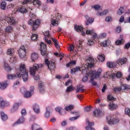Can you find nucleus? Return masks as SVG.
Instances as JSON below:
<instances>
[{
	"instance_id": "79ce46f5",
	"label": "nucleus",
	"mask_w": 130,
	"mask_h": 130,
	"mask_svg": "<svg viewBox=\"0 0 130 130\" xmlns=\"http://www.w3.org/2000/svg\"><path fill=\"white\" fill-rule=\"evenodd\" d=\"M109 77L112 81H115V79H116V73H111L109 75Z\"/></svg>"
},
{
	"instance_id": "473e14b6",
	"label": "nucleus",
	"mask_w": 130,
	"mask_h": 130,
	"mask_svg": "<svg viewBox=\"0 0 130 130\" xmlns=\"http://www.w3.org/2000/svg\"><path fill=\"white\" fill-rule=\"evenodd\" d=\"M49 110H50V107H48L46 108V111L45 113V117L46 118H48L50 115V113L49 112Z\"/></svg>"
},
{
	"instance_id": "dca6fc26",
	"label": "nucleus",
	"mask_w": 130,
	"mask_h": 130,
	"mask_svg": "<svg viewBox=\"0 0 130 130\" xmlns=\"http://www.w3.org/2000/svg\"><path fill=\"white\" fill-rule=\"evenodd\" d=\"M85 18L86 20L85 21V25L87 26H88V25H91V24H92V23L94 22V18H91L88 17V15H86Z\"/></svg>"
},
{
	"instance_id": "7c9ffc66",
	"label": "nucleus",
	"mask_w": 130,
	"mask_h": 130,
	"mask_svg": "<svg viewBox=\"0 0 130 130\" xmlns=\"http://www.w3.org/2000/svg\"><path fill=\"white\" fill-rule=\"evenodd\" d=\"M31 58L32 61L36 60V59H38V54L36 53H32L31 55Z\"/></svg>"
},
{
	"instance_id": "4c0bfd02",
	"label": "nucleus",
	"mask_w": 130,
	"mask_h": 130,
	"mask_svg": "<svg viewBox=\"0 0 130 130\" xmlns=\"http://www.w3.org/2000/svg\"><path fill=\"white\" fill-rule=\"evenodd\" d=\"M108 13V10H105L102 12H98L96 13V16H104V15H106Z\"/></svg>"
},
{
	"instance_id": "f704fd0d",
	"label": "nucleus",
	"mask_w": 130,
	"mask_h": 130,
	"mask_svg": "<svg viewBox=\"0 0 130 130\" xmlns=\"http://www.w3.org/2000/svg\"><path fill=\"white\" fill-rule=\"evenodd\" d=\"M18 12H20V13H22L23 14L25 13H27V9H26V7L22 6L21 8H19L18 9Z\"/></svg>"
},
{
	"instance_id": "052dcab7",
	"label": "nucleus",
	"mask_w": 130,
	"mask_h": 130,
	"mask_svg": "<svg viewBox=\"0 0 130 130\" xmlns=\"http://www.w3.org/2000/svg\"><path fill=\"white\" fill-rule=\"evenodd\" d=\"M93 33H94L93 30H87L86 31V34H87V35H89V34H90V35H92V34H93Z\"/></svg>"
},
{
	"instance_id": "0eeeda50",
	"label": "nucleus",
	"mask_w": 130,
	"mask_h": 130,
	"mask_svg": "<svg viewBox=\"0 0 130 130\" xmlns=\"http://www.w3.org/2000/svg\"><path fill=\"white\" fill-rule=\"evenodd\" d=\"M45 63L47 66L50 71H54V70H55V63H54V62L49 61L48 60V59H46L45 60Z\"/></svg>"
},
{
	"instance_id": "09e8293b",
	"label": "nucleus",
	"mask_w": 130,
	"mask_h": 130,
	"mask_svg": "<svg viewBox=\"0 0 130 130\" xmlns=\"http://www.w3.org/2000/svg\"><path fill=\"white\" fill-rule=\"evenodd\" d=\"M122 77V73L120 72H118L116 73V78L118 79H120Z\"/></svg>"
},
{
	"instance_id": "6ab92c4d",
	"label": "nucleus",
	"mask_w": 130,
	"mask_h": 130,
	"mask_svg": "<svg viewBox=\"0 0 130 130\" xmlns=\"http://www.w3.org/2000/svg\"><path fill=\"white\" fill-rule=\"evenodd\" d=\"M0 107L1 108H4L5 106H9V103H7L6 101H4L3 98H0Z\"/></svg>"
},
{
	"instance_id": "f3484780",
	"label": "nucleus",
	"mask_w": 130,
	"mask_h": 130,
	"mask_svg": "<svg viewBox=\"0 0 130 130\" xmlns=\"http://www.w3.org/2000/svg\"><path fill=\"white\" fill-rule=\"evenodd\" d=\"M6 19L8 21V23L10 25H15L17 24V21L13 17H6Z\"/></svg>"
},
{
	"instance_id": "6e6552de",
	"label": "nucleus",
	"mask_w": 130,
	"mask_h": 130,
	"mask_svg": "<svg viewBox=\"0 0 130 130\" xmlns=\"http://www.w3.org/2000/svg\"><path fill=\"white\" fill-rule=\"evenodd\" d=\"M61 18V15L59 13H56L55 15V17H53L51 20V24L52 26H55V25H57L58 20H59Z\"/></svg>"
},
{
	"instance_id": "393cba45",
	"label": "nucleus",
	"mask_w": 130,
	"mask_h": 130,
	"mask_svg": "<svg viewBox=\"0 0 130 130\" xmlns=\"http://www.w3.org/2000/svg\"><path fill=\"white\" fill-rule=\"evenodd\" d=\"M25 119L24 118V117L21 116L20 118H19L17 121L13 124V126L16 125V124H20V123H23Z\"/></svg>"
},
{
	"instance_id": "69168bd1",
	"label": "nucleus",
	"mask_w": 130,
	"mask_h": 130,
	"mask_svg": "<svg viewBox=\"0 0 130 130\" xmlns=\"http://www.w3.org/2000/svg\"><path fill=\"white\" fill-rule=\"evenodd\" d=\"M106 22H110L111 21H112V17H107L106 18Z\"/></svg>"
},
{
	"instance_id": "4be33fe9",
	"label": "nucleus",
	"mask_w": 130,
	"mask_h": 130,
	"mask_svg": "<svg viewBox=\"0 0 130 130\" xmlns=\"http://www.w3.org/2000/svg\"><path fill=\"white\" fill-rule=\"evenodd\" d=\"M17 57L16 55H13V56H11L9 59V62L10 63H16L17 62Z\"/></svg>"
},
{
	"instance_id": "f8f14e48",
	"label": "nucleus",
	"mask_w": 130,
	"mask_h": 130,
	"mask_svg": "<svg viewBox=\"0 0 130 130\" xmlns=\"http://www.w3.org/2000/svg\"><path fill=\"white\" fill-rule=\"evenodd\" d=\"M86 125L85 127L86 130H95V128L93 127L94 126V122H90L88 119L86 120Z\"/></svg>"
},
{
	"instance_id": "7ed1b4c3",
	"label": "nucleus",
	"mask_w": 130,
	"mask_h": 130,
	"mask_svg": "<svg viewBox=\"0 0 130 130\" xmlns=\"http://www.w3.org/2000/svg\"><path fill=\"white\" fill-rule=\"evenodd\" d=\"M83 72H85V74L87 75L88 77H94L95 79H98L100 78V75L102 73V70H99L97 72L96 71H93L91 69L87 70V69L83 70Z\"/></svg>"
},
{
	"instance_id": "680f3d73",
	"label": "nucleus",
	"mask_w": 130,
	"mask_h": 130,
	"mask_svg": "<svg viewBox=\"0 0 130 130\" xmlns=\"http://www.w3.org/2000/svg\"><path fill=\"white\" fill-rule=\"evenodd\" d=\"M79 118V116H76V117H72L70 118V120L71 121H74V120H77V119Z\"/></svg>"
},
{
	"instance_id": "2eb2a0df",
	"label": "nucleus",
	"mask_w": 130,
	"mask_h": 130,
	"mask_svg": "<svg viewBox=\"0 0 130 130\" xmlns=\"http://www.w3.org/2000/svg\"><path fill=\"white\" fill-rule=\"evenodd\" d=\"M39 86L38 89L40 91V93H44V91H45V88L44 87V84L42 81H39L38 82Z\"/></svg>"
},
{
	"instance_id": "4d7b16f0",
	"label": "nucleus",
	"mask_w": 130,
	"mask_h": 130,
	"mask_svg": "<svg viewBox=\"0 0 130 130\" xmlns=\"http://www.w3.org/2000/svg\"><path fill=\"white\" fill-rule=\"evenodd\" d=\"M87 44H88V45H89L90 46H91V45H93V44H94V40H88Z\"/></svg>"
},
{
	"instance_id": "a18cd8bd",
	"label": "nucleus",
	"mask_w": 130,
	"mask_h": 130,
	"mask_svg": "<svg viewBox=\"0 0 130 130\" xmlns=\"http://www.w3.org/2000/svg\"><path fill=\"white\" fill-rule=\"evenodd\" d=\"M72 91H74V87H73V85H70L68 87H67L66 92L69 93V92H72Z\"/></svg>"
},
{
	"instance_id": "aec40b11",
	"label": "nucleus",
	"mask_w": 130,
	"mask_h": 130,
	"mask_svg": "<svg viewBox=\"0 0 130 130\" xmlns=\"http://www.w3.org/2000/svg\"><path fill=\"white\" fill-rule=\"evenodd\" d=\"M7 55H9V56L15 55V49L13 48L8 49L7 51Z\"/></svg>"
},
{
	"instance_id": "58836bf2",
	"label": "nucleus",
	"mask_w": 130,
	"mask_h": 130,
	"mask_svg": "<svg viewBox=\"0 0 130 130\" xmlns=\"http://www.w3.org/2000/svg\"><path fill=\"white\" fill-rule=\"evenodd\" d=\"M122 89L123 90H127V91L130 90V85L127 84H123L122 85Z\"/></svg>"
},
{
	"instance_id": "c85d7f7f",
	"label": "nucleus",
	"mask_w": 130,
	"mask_h": 130,
	"mask_svg": "<svg viewBox=\"0 0 130 130\" xmlns=\"http://www.w3.org/2000/svg\"><path fill=\"white\" fill-rule=\"evenodd\" d=\"M98 58L99 61L103 62V61H104V60H105V55L100 54L98 56Z\"/></svg>"
},
{
	"instance_id": "37998d69",
	"label": "nucleus",
	"mask_w": 130,
	"mask_h": 130,
	"mask_svg": "<svg viewBox=\"0 0 130 130\" xmlns=\"http://www.w3.org/2000/svg\"><path fill=\"white\" fill-rule=\"evenodd\" d=\"M107 66L108 68H110V69H112V68L114 67V62H108Z\"/></svg>"
},
{
	"instance_id": "c9c22d12",
	"label": "nucleus",
	"mask_w": 130,
	"mask_h": 130,
	"mask_svg": "<svg viewBox=\"0 0 130 130\" xmlns=\"http://www.w3.org/2000/svg\"><path fill=\"white\" fill-rule=\"evenodd\" d=\"M6 7H7V3L5 1H3L1 3L0 8L1 10H6Z\"/></svg>"
},
{
	"instance_id": "e433bc0d",
	"label": "nucleus",
	"mask_w": 130,
	"mask_h": 130,
	"mask_svg": "<svg viewBox=\"0 0 130 130\" xmlns=\"http://www.w3.org/2000/svg\"><path fill=\"white\" fill-rule=\"evenodd\" d=\"M124 8L121 7L117 11V15H121L124 13Z\"/></svg>"
},
{
	"instance_id": "5701e85b",
	"label": "nucleus",
	"mask_w": 130,
	"mask_h": 130,
	"mask_svg": "<svg viewBox=\"0 0 130 130\" xmlns=\"http://www.w3.org/2000/svg\"><path fill=\"white\" fill-rule=\"evenodd\" d=\"M55 109V111L57 112H58L59 114H60L61 115H62V114L64 113V110H63V109H62V108L60 107H58L56 108Z\"/></svg>"
},
{
	"instance_id": "412c9836",
	"label": "nucleus",
	"mask_w": 130,
	"mask_h": 130,
	"mask_svg": "<svg viewBox=\"0 0 130 130\" xmlns=\"http://www.w3.org/2000/svg\"><path fill=\"white\" fill-rule=\"evenodd\" d=\"M18 108H19V103H14L13 108H12L11 110V113H13V112H15L16 110H18Z\"/></svg>"
},
{
	"instance_id": "9b49d317",
	"label": "nucleus",
	"mask_w": 130,
	"mask_h": 130,
	"mask_svg": "<svg viewBox=\"0 0 130 130\" xmlns=\"http://www.w3.org/2000/svg\"><path fill=\"white\" fill-rule=\"evenodd\" d=\"M40 49L42 55H45L47 56V53H46V44L45 43L41 42L40 44Z\"/></svg>"
},
{
	"instance_id": "c03bdc74",
	"label": "nucleus",
	"mask_w": 130,
	"mask_h": 130,
	"mask_svg": "<svg viewBox=\"0 0 130 130\" xmlns=\"http://www.w3.org/2000/svg\"><path fill=\"white\" fill-rule=\"evenodd\" d=\"M6 31L8 32V33H11L13 31V27L11 26H8L6 27Z\"/></svg>"
},
{
	"instance_id": "b1692460",
	"label": "nucleus",
	"mask_w": 130,
	"mask_h": 130,
	"mask_svg": "<svg viewBox=\"0 0 130 130\" xmlns=\"http://www.w3.org/2000/svg\"><path fill=\"white\" fill-rule=\"evenodd\" d=\"M93 115L95 117H99L101 115V111L99 109H95L93 111Z\"/></svg>"
},
{
	"instance_id": "8fccbe9b",
	"label": "nucleus",
	"mask_w": 130,
	"mask_h": 130,
	"mask_svg": "<svg viewBox=\"0 0 130 130\" xmlns=\"http://www.w3.org/2000/svg\"><path fill=\"white\" fill-rule=\"evenodd\" d=\"M39 128V125H37V124H34L31 126L32 130H37Z\"/></svg>"
},
{
	"instance_id": "72a5a7b5",
	"label": "nucleus",
	"mask_w": 130,
	"mask_h": 130,
	"mask_svg": "<svg viewBox=\"0 0 130 130\" xmlns=\"http://www.w3.org/2000/svg\"><path fill=\"white\" fill-rule=\"evenodd\" d=\"M33 109L35 112H36V113H37L38 114V113H39V112H40V110L39 109V106H38V105H34Z\"/></svg>"
},
{
	"instance_id": "a211bd4d",
	"label": "nucleus",
	"mask_w": 130,
	"mask_h": 130,
	"mask_svg": "<svg viewBox=\"0 0 130 130\" xmlns=\"http://www.w3.org/2000/svg\"><path fill=\"white\" fill-rule=\"evenodd\" d=\"M118 108V106L117 105L112 103H110L109 105V109L112 111L115 110Z\"/></svg>"
},
{
	"instance_id": "20e7f679",
	"label": "nucleus",
	"mask_w": 130,
	"mask_h": 130,
	"mask_svg": "<svg viewBox=\"0 0 130 130\" xmlns=\"http://www.w3.org/2000/svg\"><path fill=\"white\" fill-rule=\"evenodd\" d=\"M44 66L43 64H35L32 67H30L29 73L31 76H35L36 72L40 73L42 71V68Z\"/></svg>"
},
{
	"instance_id": "e2e57ef3",
	"label": "nucleus",
	"mask_w": 130,
	"mask_h": 130,
	"mask_svg": "<svg viewBox=\"0 0 130 130\" xmlns=\"http://www.w3.org/2000/svg\"><path fill=\"white\" fill-rule=\"evenodd\" d=\"M92 8H93V9H94V10L97 11V10H99L100 6L99 5H95L92 6Z\"/></svg>"
},
{
	"instance_id": "ea45409f",
	"label": "nucleus",
	"mask_w": 130,
	"mask_h": 130,
	"mask_svg": "<svg viewBox=\"0 0 130 130\" xmlns=\"http://www.w3.org/2000/svg\"><path fill=\"white\" fill-rule=\"evenodd\" d=\"M7 86L8 83H7V82L0 83V89H1V90H4V89H6V88H7Z\"/></svg>"
},
{
	"instance_id": "2f4dec72",
	"label": "nucleus",
	"mask_w": 130,
	"mask_h": 130,
	"mask_svg": "<svg viewBox=\"0 0 130 130\" xmlns=\"http://www.w3.org/2000/svg\"><path fill=\"white\" fill-rule=\"evenodd\" d=\"M4 69L8 73H10L11 72L12 69H11V67H10V66H9V64L7 63H4Z\"/></svg>"
},
{
	"instance_id": "774afa93",
	"label": "nucleus",
	"mask_w": 130,
	"mask_h": 130,
	"mask_svg": "<svg viewBox=\"0 0 130 130\" xmlns=\"http://www.w3.org/2000/svg\"><path fill=\"white\" fill-rule=\"evenodd\" d=\"M88 81V77L86 76H85L82 78V82H87Z\"/></svg>"
},
{
	"instance_id": "a19ab883",
	"label": "nucleus",
	"mask_w": 130,
	"mask_h": 130,
	"mask_svg": "<svg viewBox=\"0 0 130 130\" xmlns=\"http://www.w3.org/2000/svg\"><path fill=\"white\" fill-rule=\"evenodd\" d=\"M101 45L104 46V47H106V46H108V45H109V40L103 41L101 43Z\"/></svg>"
},
{
	"instance_id": "6e6d98bb",
	"label": "nucleus",
	"mask_w": 130,
	"mask_h": 130,
	"mask_svg": "<svg viewBox=\"0 0 130 130\" xmlns=\"http://www.w3.org/2000/svg\"><path fill=\"white\" fill-rule=\"evenodd\" d=\"M85 111L87 112L88 111H90V110H92V106H87L84 109Z\"/></svg>"
},
{
	"instance_id": "a878e982",
	"label": "nucleus",
	"mask_w": 130,
	"mask_h": 130,
	"mask_svg": "<svg viewBox=\"0 0 130 130\" xmlns=\"http://www.w3.org/2000/svg\"><path fill=\"white\" fill-rule=\"evenodd\" d=\"M1 118L2 120L5 121L8 119V115L5 113L3 111H1Z\"/></svg>"
},
{
	"instance_id": "bb28decb",
	"label": "nucleus",
	"mask_w": 130,
	"mask_h": 130,
	"mask_svg": "<svg viewBox=\"0 0 130 130\" xmlns=\"http://www.w3.org/2000/svg\"><path fill=\"white\" fill-rule=\"evenodd\" d=\"M32 3L34 6H36L37 8H39L41 6V1L39 0H34Z\"/></svg>"
},
{
	"instance_id": "49530a36",
	"label": "nucleus",
	"mask_w": 130,
	"mask_h": 130,
	"mask_svg": "<svg viewBox=\"0 0 130 130\" xmlns=\"http://www.w3.org/2000/svg\"><path fill=\"white\" fill-rule=\"evenodd\" d=\"M32 95V92L30 91H26L24 94V97L25 98H29Z\"/></svg>"
},
{
	"instance_id": "13d9d810",
	"label": "nucleus",
	"mask_w": 130,
	"mask_h": 130,
	"mask_svg": "<svg viewBox=\"0 0 130 130\" xmlns=\"http://www.w3.org/2000/svg\"><path fill=\"white\" fill-rule=\"evenodd\" d=\"M125 114H127V115H128L130 117V109L127 108L125 109Z\"/></svg>"
},
{
	"instance_id": "de8ad7c7",
	"label": "nucleus",
	"mask_w": 130,
	"mask_h": 130,
	"mask_svg": "<svg viewBox=\"0 0 130 130\" xmlns=\"http://www.w3.org/2000/svg\"><path fill=\"white\" fill-rule=\"evenodd\" d=\"M83 88H84V86H82L81 87L77 88V89L76 90V93H79V92H80V91H81V92H84L85 89H84Z\"/></svg>"
},
{
	"instance_id": "423d86ee",
	"label": "nucleus",
	"mask_w": 130,
	"mask_h": 130,
	"mask_svg": "<svg viewBox=\"0 0 130 130\" xmlns=\"http://www.w3.org/2000/svg\"><path fill=\"white\" fill-rule=\"evenodd\" d=\"M18 53L20 58L23 59L26 57L27 50L24 45L21 46L20 48L18 50Z\"/></svg>"
},
{
	"instance_id": "603ef678",
	"label": "nucleus",
	"mask_w": 130,
	"mask_h": 130,
	"mask_svg": "<svg viewBox=\"0 0 130 130\" xmlns=\"http://www.w3.org/2000/svg\"><path fill=\"white\" fill-rule=\"evenodd\" d=\"M122 87H115L114 88L115 93H118V92L121 91Z\"/></svg>"
},
{
	"instance_id": "ddd939ff",
	"label": "nucleus",
	"mask_w": 130,
	"mask_h": 130,
	"mask_svg": "<svg viewBox=\"0 0 130 130\" xmlns=\"http://www.w3.org/2000/svg\"><path fill=\"white\" fill-rule=\"evenodd\" d=\"M44 35H45V41L47 43V44H51V40H48L47 38H50L51 36H50V34L49 33V31L47 30L44 32Z\"/></svg>"
},
{
	"instance_id": "1a4fd4ad",
	"label": "nucleus",
	"mask_w": 130,
	"mask_h": 130,
	"mask_svg": "<svg viewBox=\"0 0 130 130\" xmlns=\"http://www.w3.org/2000/svg\"><path fill=\"white\" fill-rule=\"evenodd\" d=\"M127 60L128 59L126 57H123L122 58L118 59L116 61V63L120 67H121V66H123V64H126V63H127Z\"/></svg>"
},
{
	"instance_id": "9d476101",
	"label": "nucleus",
	"mask_w": 130,
	"mask_h": 130,
	"mask_svg": "<svg viewBox=\"0 0 130 130\" xmlns=\"http://www.w3.org/2000/svg\"><path fill=\"white\" fill-rule=\"evenodd\" d=\"M107 122L109 124H115L118 122V120L113 118L110 115H108L107 116Z\"/></svg>"
},
{
	"instance_id": "c756f323",
	"label": "nucleus",
	"mask_w": 130,
	"mask_h": 130,
	"mask_svg": "<svg viewBox=\"0 0 130 130\" xmlns=\"http://www.w3.org/2000/svg\"><path fill=\"white\" fill-rule=\"evenodd\" d=\"M74 108H75V107L73 105H69V106L65 107L64 109L66 111H71V110H73Z\"/></svg>"
},
{
	"instance_id": "864d4df0",
	"label": "nucleus",
	"mask_w": 130,
	"mask_h": 130,
	"mask_svg": "<svg viewBox=\"0 0 130 130\" xmlns=\"http://www.w3.org/2000/svg\"><path fill=\"white\" fill-rule=\"evenodd\" d=\"M107 99H108V100L111 101L112 100H114V99H115L112 95L109 94L107 96Z\"/></svg>"
},
{
	"instance_id": "f03ea898",
	"label": "nucleus",
	"mask_w": 130,
	"mask_h": 130,
	"mask_svg": "<svg viewBox=\"0 0 130 130\" xmlns=\"http://www.w3.org/2000/svg\"><path fill=\"white\" fill-rule=\"evenodd\" d=\"M29 17L30 19L28 21V24L30 26L32 27V31H35L40 26L41 24V21L40 19H37L34 20L33 19H36V16L31 12L29 13Z\"/></svg>"
},
{
	"instance_id": "f257e3e1",
	"label": "nucleus",
	"mask_w": 130,
	"mask_h": 130,
	"mask_svg": "<svg viewBox=\"0 0 130 130\" xmlns=\"http://www.w3.org/2000/svg\"><path fill=\"white\" fill-rule=\"evenodd\" d=\"M16 78H22L24 82L28 81V72L26 71L25 64L21 63L19 69V73L17 72L16 74H8L7 79L8 80H14Z\"/></svg>"
},
{
	"instance_id": "5fc2aeb1",
	"label": "nucleus",
	"mask_w": 130,
	"mask_h": 130,
	"mask_svg": "<svg viewBox=\"0 0 130 130\" xmlns=\"http://www.w3.org/2000/svg\"><path fill=\"white\" fill-rule=\"evenodd\" d=\"M76 48L78 51H81L82 49H83V47H82V45L80 43L79 45L77 46Z\"/></svg>"
},
{
	"instance_id": "bf43d9fd",
	"label": "nucleus",
	"mask_w": 130,
	"mask_h": 130,
	"mask_svg": "<svg viewBox=\"0 0 130 130\" xmlns=\"http://www.w3.org/2000/svg\"><path fill=\"white\" fill-rule=\"evenodd\" d=\"M116 31L117 33H120L121 32V27L120 26H118L116 28Z\"/></svg>"
},
{
	"instance_id": "39448f33",
	"label": "nucleus",
	"mask_w": 130,
	"mask_h": 130,
	"mask_svg": "<svg viewBox=\"0 0 130 130\" xmlns=\"http://www.w3.org/2000/svg\"><path fill=\"white\" fill-rule=\"evenodd\" d=\"M85 61L86 62V66L88 69H87V71L91 70V69L94 67V62H95V60H94V58L90 56L86 57Z\"/></svg>"
},
{
	"instance_id": "0e129e2a",
	"label": "nucleus",
	"mask_w": 130,
	"mask_h": 130,
	"mask_svg": "<svg viewBox=\"0 0 130 130\" xmlns=\"http://www.w3.org/2000/svg\"><path fill=\"white\" fill-rule=\"evenodd\" d=\"M106 36H107V34L105 32H104L100 35V37L101 38H105V37H106Z\"/></svg>"
},
{
	"instance_id": "3c124183",
	"label": "nucleus",
	"mask_w": 130,
	"mask_h": 130,
	"mask_svg": "<svg viewBox=\"0 0 130 130\" xmlns=\"http://www.w3.org/2000/svg\"><path fill=\"white\" fill-rule=\"evenodd\" d=\"M37 38H38V36L36 34L32 35L31 37V40L33 41L37 40Z\"/></svg>"
},
{
	"instance_id": "cd10ccee",
	"label": "nucleus",
	"mask_w": 130,
	"mask_h": 130,
	"mask_svg": "<svg viewBox=\"0 0 130 130\" xmlns=\"http://www.w3.org/2000/svg\"><path fill=\"white\" fill-rule=\"evenodd\" d=\"M74 29L77 32H80V31H81V30L84 29V28H83V26H82V25H75L74 26Z\"/></svg>"
},
{
	"instance_id": "4468645a",
	"label": "nucleus",
	"mask_w": 130,
	"mask_h": 130,
	"mask_svg": "<svg viewBox=\"0 0 130 130\" xmlns=\"http://www.w3.org/2000/svg\"><path fill=\"white\" fill-rule=\"evenodd\" d=\"M84 70H87V69H86V68L82 69L80 67H77L75 68H73L71 70V74H72V75H73V74H75V73H77V72H80L81 71H82V74H86V71L84 72Z\"/></svg>"
},
{
	"instance_id": "338daca9",
	"label": "nucleus",
	"mask_w": 130,
	"mask_h": 130,
	"mask_svg": "<svg viewBox=\"0 0 130 130\" xmlns=\"http://www.w3.org/2000/svg\"><path fill=\"white\" fill-rule=\"evenodd\" d=\"M115 43L116 45H120V44H121L122 43L121 40H117L116 41Z\"/></svg>"
}]
</instances>
